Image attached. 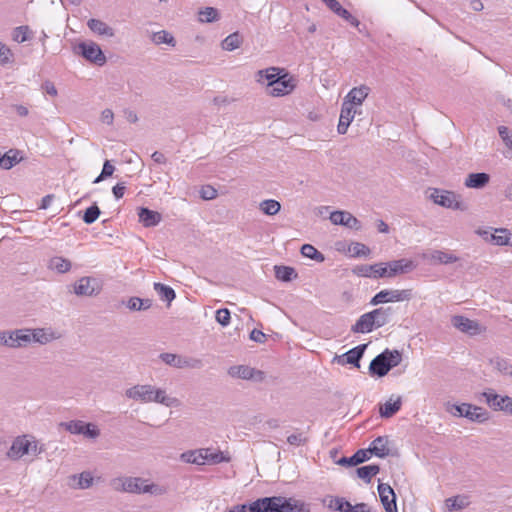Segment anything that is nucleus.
<instances>
[{
  "mask_svg": "<svg viewBox=\"0 0 512 512\" xmlns=\"http://www.w3.org/2000/svg\"><path fill=\"white\" fill-rule=\"evenodd\" d=\"M82 435L89 439H96L100 436V429L94 423H85Z\"/></svg>",
  "mask_w": 512,
  "mask_h": 512,
  "instance_id": "59",
  "label": "nucleus"
},
{
  "mask_svg": "<svg viewBox=\"0 0 512 512\" xmlns=\"http://www.w3.org/2000/svg\"><path fill=\"white\" fill-rule=\"evenodd\" d=\"M151 40L156 45L167 44L170 46H175L176 44L174 37L165 30L153 33L151 36Z\"/></svg>",
  "mask_w": 512,
  "mask_h": 512,
  "instance_id": "44",
  "label": "nucleus"
},
{
  "mask_svg": "<svg viewBox=\"0 0 512 512\" xmlns=\"http://www.w3.org/2000/svg\"><path fill=\"white\" fill-rule=\"evenodd\" d=\"M9 348L19 349L30 344L29 328H21L9 331Z\"/></svg>",
  "mask_w": 512,
  "mask_h": 512,
  "instance_id": "24",
  "label": "nucleus"
},
{
  "mask_svg": "<svg viewBox=\"0 0 512 512\" xmlns=\"http://www.w3.org/2000/svg\"><path fill=\"white\" fill-rule=\"evenodd\" d=\"M94 478L89 471H84L78 476V488L87 489L93 485Z\"/></svg>",
  "mask_w": 512,
  "mask_h": 512,
  "instance_id": "57",
  "label": "nucleus"
},
{
  "mask_svg": "<svg viewBox=\"0 0 512 512\" xmlns=\"http://www.w3.org/2000/svg\"><path fill=\"white\" fill-rule=\"evenodd\" d=\"M44 451L45 445L41 443L34 435L22 434L16 436L13 439L11 446L6 453V456L12 461H18L27 455L37 457Z\"/></svg>",
  "mask_w": 512,
  "mask_h": 512,
  "instance_id": "4",
  "label": "nucleus"
},
{
  "mask_svg": "<svg viewBox=\"0 0 512 512\" xmlns=\"http://www.w3.org/2000/svg\"><path fill=\"white\" fill-rule=\"evenodd\" d=\"M228 374L233 378H239L244 380L263 379L262 371L256 370L246 365L231 366L228 370Z\"/></svg>",
  "mask_w": 512,
  "mask_h": 512,
  "instance_id": "20",
  "label": "nucleus"
},
{
  "mask_svg": "<svg viewBox=\"0 0 512 512\" xmlns=\"http://www.w3.org/2000/svg\"><path fill=\"white\" fill-rule=\"evenodd\" d=\"M259 209L265 214L269 216L276 215L280 209L281 204L274 199H266L260 202Z\"/></svg>",
  "mask_w": 512,
  "mask_h": 512,
  "instance_id": "42",
  "label": "nucleus"
},
{
  "mask_svg": "<svg viewBox=\"0 0 512 512\" xmlns=\"http://www.w3.org/2000/svg\"><path fill=\"white\" fill-rule=\"evenodd\" d=\"M242 38L238 32L228 35L221 43L222 49L226 51H233L240 47Z\"/></svg>",
  "mask_w": 512,
  "mask_h": 512,
  "instance_id": "45",
  "label": "nucleus"
},
{
  "mask_svg": "<svg viewBox=\"0 0 512 512\" xmlns=\"http://www.w3.org/2000/svg\"><path fill=\"white\" fill-rule=\"evenodd\" d=\"M335 14H337L339 17H341L342 19L346 20L347 22H349L352 26L356 27L359 29L360 32H362V30L359 28L360 26V22L359 20L354 17L348 10H346L345 8H343L342 6L339 8V10H337L335 12Z\"/></svg>",
  "mask_w": 512,
  "mask_h": 512,
  "instance_id": "55",
  "label": "nucleus"
},
{
  "mask_svg": "<svg viewBox=\"0 0 512 512\" xmlns=\"http://www.w3.org/2000/svg\"><path fill=\"white\" fill-rule=\"evenodd\" d=\"M372 320L374 322L375 328H380L385 326L389 321L392 315V309L390 307L387 308H377L369 312Z\"/></svg>",
  "mask_w": 512,
  "mask_h": 512,
  "instance_id": "33",
  "label": "nucleus"
},
{
  "mask_svg": "<svg viewBox=\"0 0 512 512\" xmlns=\"http://www.w3.org/2000/svg\"><path fill=\"white\" fill-rule=\"evenodd\" d=\"M216 321L222 326H228L230 324V311L226 308H222L216 311Z\"/></svg>",
  "mask_w": 512,
  "mask_h": 512,
  "instance_id": "60",
  "label": "nucleus"
},
{
  "mask_svg": "<svg viewBox=\"0 0 512 512\" xmlns=\"http://www.w3.org/2000/svg\"><path fill=\"white\" fill-rule=\"evenodd\" d=\"M422 258L431 264H451L459 260L455 254L442 250H431L423 253Z\"/></svg>",
  "mask_w": 512,
  "mask_h": 512,
  "instance_id": "21",
  "label": "nucleus"
},
{
  "mask_svg": "<svg viewBox=\"0 0 512 512\" xmlns=\"http://www.w3.org/2000/svg\"><path fill=\"white\" fill-rule=\"evenodd\" d=\"M61 337L62 333L52 327L29 328L30 344L46 345L59 340Z\"/></svg>",
  "mask_w": 512,
  "mask_h": 512,
  "instance_id": "9",
  "label": "nucleus"
},
{
  "mask_svg": "<svg viewBox=\"0 0 512 512\" xmlns=\"http://www.w3.org/2000/svg\"><path fill=\"white\" fill-rule=\"evenodd\" d=\"M369 451L367 450H358L353 456L347 458L343 457L339 463L343 465L355 466L360 463H363L369 459Z\"/></svg>",
  "mask_w": 512,
  "mask_h": 512,
  "instance_id": "39",
  "label": "nucleus"
},
{
  "mask_svg": "<svg viewBox=\"0 0 512 512\" xmlns=\"http://www.w3.org/2000/svg\"><path fill=\"white\" fill-rule=\"evenodd\" d=\"M369 451V456L371 454H374L375 456L379 458H385L390 454L389 449V439L387 436H379L376 439H374L369 448L367 449Z\"/></svg>",
  "mask_w": 512,
  "mask_h": 512,
  "instance_id": "25",
  "label": "nucleus"
},
{
  "mask_svg": "<svg viewBox=\"0 0 512 512\" xmlns=\"http://www.w3.org/2000/svg\"><path fill=\"white\" fill-rule=\"evenodd\" d=\"M287 442L293 446H301L307 442V437L303 433L291 434L287 437Z\"/></svg>",
  "mask_w": 512,
  "mask_h": 512,
  "instance_id": "63",
  "label": "nucleus"
},
{
  "mask_svg": "<svg viewBox=\"0 0 512 512\" xmlns=\"http://www.w3.org/2000/svg\"><path fill=\"white\" fill-rule=\"evenodd\" d=\"M511 232L505 228L495 229L491 238L494 244L499 246H507L510 243Z\"/></svg>",
  "mask_w": 512,
  "mask_h": 512,
  "instance_id": "46",
  "label": "nucleus"
},
{
  "mask_svg": "<svg viewBox=\"0 0 512 512\" xmlns=\"http://www.w3.org/2000/svg\"><path fill=\"white\" fill-rule=\"evenodd\" d=\"M75 51L77 54L82 55L87 61L98 66H102L106 63V57L102 49L93 41L79 43Z\"/></svg>",
  "mask_w": 512,
  "mask_h": 512,
  "instance_id": "7",
  "label": "nucleus"
},
{
  "mask_svg": "<svg viewBox=\"0 0 512 512\" xmlns=\"http://www.w3.org/2000/svg\"><path fill=\"white\" fill-rule=\"evenodd\" d=\"M379 471L380 468L378 465H367L357 468L356 473L359 478L369 483L371 481V478L378 474Z\"/></svg>",
  "mask_w": 512,
  "mask_h": 512,
  "instance_id": "47",
  "label": "nucleus"
},
{
  "mask_svg": "<svg viewBox=\"0 0 512 512\" xmlns=\"http://www.w3.org/2000/svg\"><path fill=\"white\" fill-rule=\"evenodd\" d=\"M32 31L29 26L23 25L13 29L12 39L17 43H23L32 38Z\"/></svg>",
  "mask_w": 512,
  "mask_h": 512,
  "instance_id": "43",
  "label": "nucleus"
},
{
  "mask_svg": "<svg viewBox=\"0 0 512 512\" xmlns=\"http://www.w3.org/2000/svg\"><path fill=\"white\" fill-rule=\"evenodd\" d=\"M114 491L133 494H151L160 496L166 493L163 486L149 482L141 477H117L110 481Z\"/></svg>",
  "mask_w": 512,
  "mask_h": 512,
  "instance_id": "3",
  "label": "nucleus"
},
{
  "mask_svg": "<svg viewBox=\"0 0 512 512\" xmlns=\"http://www.w3.org/2000/svg\"><path fill=\"white\" fill-rule=\"evenodd\" d=\"M322 503L330 510L343 512L345 507H348L347 501L341 497L326 496Z\"/></svg>",
  "mask_w": 512,
  "mask_h": 512,
  "instance_id": "38",
  "label": "nucleus"
},
{
  "mask_svg": "<svg viewBox=\"0 0 512 512\" xmlns=\"http://www.w3.org/2000/svg\"><path fill=\"white\" fill-rule=\"evenodd\" d=\"M73 289L77 296H95L100 293L102 287L98 279L85 276L75 282Z\"/></svg>",
  "mask_w": 512,
  "mask_h": 512,
  "instance_id": "11",
  "label": "nucleus"
},
{
  "mask_svg": "<svg viewBox=\"0 0 512 512\" xmlns=\"http://www.w3.org/2000/svg\"><path fill=\"white\" fill-rule=\"evenodd\" d=\"M272 87L267 94L273 97H282L290 94L296 87L295 79L288 73L280 75L278 79L272 81Z\"/></svg>",
  "mask_w": 512,
  "mask_h": 512,
  "instance_id": "10",
  "label": "nucleus"
},
{
  "mask_svg": "<svg viewBox=\"0 0 512 512\" xmlns=\"http://www.w3.org/2000/svg\"><path fill=\"white\" fill-rule=\"evenodd\" d=\"M464 417L470 421L477 423H484L489 420V413L486 409L475 406L468 403L467 411L464 413Z\"/></svg>",
  "mask_w": 512,
  "mask_h": 512,
  "instance_id": "28",
  "label": "nucleus"
},
{
  "mask_svg": "<svg viewBox=\"0 0 512 512\" xmlns=\"http://www.w3.org/2000/svg\"><path fill=\"white\" fill-rule=\"evenodd\" d=\"M283 71V69H280L278 67H269L267 69L259 70L256 73L257 82L263 83V80H267V88L266 92L272 87V81L278 79L280 76V73Z\"/></svg>",
  "mask_w": 512,
  "mask_h": 512,
  "instance_id": "31",
  "label": "nucleus"
},
{
  "mask_svg": "<svg viewBox=\"0 0 512 512\" xmlns=\"http://www.w3.org/2000/svg\"><path fill=\"white\" fill-rule=\"evenodd\" d=\"M375 328L374 322L370 313H364L359 317L356 323L351 327V331L354 333H369Z\"/></svg>",
  "mask_w": 512,
  "mask_h": 512,
  "instance_id": "34",
  "label": "nucleus"
},
{
  "mask_svg": "<svg viewBox=\"0 0 512 512\" xmlns=\"http://www.w3.org/2000/svg\"><path fill=\"white\" fill-rule=\"evenodd\" d=\"M219 19L218 10L214 7H205L199 11V21L202 23H212Z\"/></svg>",
  "mask_w": 512,
  "mask_h": 512,
  "instance_id": "49",
  "label": "nucleus"
},
{
  "mask_svg": "<svg viewBox=\"0 0 512 512\" xmlns=\"http://www.w3.org/2000/svg\"><path fill=\"white\" fill-rule=\"evenodd\" d=\"M301 254L309 259L315 260L316 262H323L325 260L324 255L319 252L313 245L304 244L301 247Z\"/></svg>",
  "mask_w": 512,
  "mask_h": 512,
  "instance_id": "48",
  "label": "nucleus"
},
{
  "mask_svg": "<svg viewBox=\"0 0 512 512\" xmlns=\"http://www.w3.org/2000/svg\"><path fill=\"white\" fill-rule=\"evenodd\" d=\"M486 404L494 411L505 412L506 405L510 402V396L497 394L493 389H488L482 393Z\"/></svg>",
  "mask_w": 512,
  "mask_h": 512,
  "instance_id": "15",
  "label": "nucleus"
},
{
  "mask_svg": "<svg viewBox=\"0 0 512 512\" xmlns=\"http://www.w3.org/2000/svg\"><path fill=\"white\" fill-rule=\"evenodd\" d=\"M154 290L158 293L163 301H167L168 305L175 299V291L162 283H154Z\"/></svg>",
  "mask_w": 512,
  "mask_h": 512,
  "instance_id": "40",
  "label": "nucleus"
},
{
  "mask_svg": "<svg viewBox=\"0 0 512 512\" xmlns=\"http://www.w3.org/2000/svg\"><path fill=\"white\" fill-rule=\"evenodd\" d=\"M412 297V291L410 289L398 290H382L378 292L370 301L371 305H378L389 302H401L408 301Z\"/></svg>",
  "mask_w": 512,
  "mask_h": 512,
  "instance_id": "8",
  "label": "nucleus"
},
{
  "mask_svg": "<svg viewBox=\"0 0 512 512\" xmlns=\"http://www.w3.org/2000/svg\"><path fill=\"white\" fill-rule=\"evenodd\" d=\"M370 91L371 89L364 84L353 87L344 97L343 103L357 109L363 104Z\"/></svg>",
  "mask_w": 512,
  "mask_h": 512,
  "instance_id": "14",
  "label": "nucleus"
},
{
  "mask_svg": "<svg viewBox=\"0 0 512 512\" xmlns=\"http://www.w3.org/2000/svg\"><path fill=\"white\" fill-rule=\"evenodd\" d=\"M357 113H360L358 109L345 105V103L342 102L339 123L337 126L339 134L344 135L347 133V130Z\"/></svg>",
  "mask_w": 512,
  "mask_h": 512,
  "instance_id": "23",
  "label": "nucleus"
},
{
  "mask_svg": "<svg viewBox=\"0 0 512 512\" xmlns=\"http://www.w3.org/2000/svg\"><path fill=\"white\" fill-rule=\"evenodd\" d=\"M20 161L19 152L17 150H9L0 157V166L3 169H10Z\"/></svg>",
  "mask_w": 512,
  "mask_h": 512,
  "instance_id": "41",
  "label": "nucleus"
},
{
  "mask_svg": "<svg viewBox=\"0 0 512 512\" xmlns=\"http://www.w3.org/2000/svg\"><path fill=\"white\" fill-rule=\"evenodd\" d=\"M378 493L386 512H398L396 506V496L390 485L380 483L378 485Z\"/></svg>",
  "mask_w": 512,
  "mask_h": 512,
  "instance_id": "19",
  "label": "nucleus"
},
{
  "mask_svg": "<svg viewBox=\"0 0 512 512\" xmlns=\"http://www.w3.org/2000/svg\"><path fill=\"white\" fill-rule=\"evenodd\" d=\"M13 61L11 49L0 41V64L5 65Z\"/></svg>",
  "mask_w": 512,
  "mask_h": 512,
  "instance_id": "58",
  "label": "nucleus"
},
{
  "mask_svg": "<svg viewBox=\"0 0 512 512\" xmlns=\"http://www.w3.org/2000/svg\"><path fill=\"white\" fill-rule=\"evenodd\" d=\"M402 361V355L398 350L386 349L377 355L369 365L371 375L378 377L385 376L392 368L398 366Z\"/></svg>",
  "mask_w": 512,
  "mask_h": 512,
  "instance_id": "5",
  "label": "nucleus"
},
{
  "mask_svg": "<svg viewBox=\"0 0 512 512\" xmlns=\"http://www.w3.org/2000/svg\"><path fill=\"white\" fill-rule=\"evenodd\" d=\"M387 267V274L385 277L392 278L398 274L407 273L415 268L413 261L408 259L393 260L388 263H384Z\"/></svg>",
  "mask_w": 512,
  "mask_h": 512,
  "instance_id": "22",
  "label": "nucleus"
},
{
  "mask_svg": "<svg viewBox=\"0 0 512 512\" xmlns=\"http://www.w3.org/2000/svg\"><path fill=\"white\" fill-rule=\"evenodd\" d=\"M225 512H309V509L296 498L272 496L259 498L249 504L234 505Z\"/></svg>",
  "mask_w": 512,
  "mask_h": 512,
  "instance_id": "1",
  "label": "nucleus"
},
{
  "mask_svg": "<svg viewBox=\"0 0 512 512\" xmlns=\"http://www.w3.org/2000/svg\"><path fill=\"white\" fill-rule=\"evenodd\" d=\"M353 272L361 277L382 278L387 274V267L384 266V263H377L373 265L362 264L356 266L353 269Z\"/></svg>",
  "mask_w": 512,
  "mask_h": 512,
  "instance_id": "17",
  "label": "nucleus"
},
{
  "mask_svg": "<svg viewBox=\"0 0 512 512\" xmlns=\"http://www.w3.org/2000/svg\"><path fill=\"white\" fill-rule=\"evenodd\" d=\"M490 181V175L485 172L470 173L467 175L464 181L466 188L470 189H482Z\"/></svg>",
  "mask_w": 512,
  "mask_h": 512,
  "instance_id": "27",
  "label": "nucleus"
},
{
  "mask_svg": "<svg viewBox=\"0 0 512 512\" xmlns=\"http://www.w3.org/2000/svg\"><path fill=\"white\" fill-rule=\"evenodd\" d=\"M115 171V167L111 164L109 160H106L103 164V169L101 174L94 180V183L101 182L104 178L112 176Z\"/></svg>",
  "mask_w": 512,
  "mask_h": 512,
  "instance_id": "61",
  "label": "nucleus"
},
{
  "mask_svg": "<svg viewBox=\"0 0 512 512\" xmlns=\"http://www.w3.org/2000/svg\"><path fill=\"white\" fill-rule=\"evenodd\" d=\"M451 324L457 330L470 336L478 335L485 331V328L482 327L477 321L471 320L462 315L453 316L451 318Z\"/></svg>",
  "mask_w": 512,
  "mask_h": 512,
  "instance_id": "13",
  "label": "nucleus"
},
{
  "mask_svg": "<svg viewBox=\"0 0 512 512\" xmlns=\"http://www.w3.org/2000/svg\"><path fill=\"white\" fill-rule=\"evenodd\" d=\"M204 465L206 464H219L222 462H229L230 456L220 450L213 448H203Z\"/></svg>",
  "mask_w": 512,
  "mask_h": 512,
  "instance_id": "32",
  "label": "nucleus"
},
{
  "mask_svg": "<svg viewBox=\"0 0 512 512\" xmlns=\"http://www.w3.org/2000/svg\"><path fill=\"white\" fill-rule=\"evenodd\" d=\"M100 213L101 212H100L99 207L96 204H94V205L90 206L89 208H87L86 211L84 212L83 221L86 224H92L98 219Z\"/></svg>",
  "mask_w": 512,
  "mask_h": 512,
  "instance_id": "54",
  "label": "nucleus"
},
{
  "mask_svg": "<svg viewBox=\"0 0 512 512\" xmlns=\"http://www.w3.org/2000/svg\"><path fill=\"white\" fill-rule=\"evenodd\" d=\"M349 252L354 257L368 256L370 254V249L363 243L353 242L349 246Z\"/></svg>",
  "mask_w": 512,
  "mask_h": 512,
  "instance_id": "53",
  "label": "nucleus"
},
{
  "mask_svg": "<svg viewBox=\"0 0 512 512\" xmlns=\"http://www.w3.org/2000/svg\"><path fill=\"white\" fill-rule=\"evenodd\" d=\"M347 505L348 507H345L343 512H370L367 504L365 503H358L353 506L347 501Z\"/></svg>",
  "mask_w": 512,
  "mask_h": 512,
  "instance_id": "64",
  "label": "nucleus"
},
{
  "mask_svg": "<svg viewBox=\"0 0 512 512\" xmlns=\"http://www.w3.org/2000/svg\"><path fill=\"white\" fill-rule=\"evenodd\" d=\"M427 197L436 205L452 210H467V205L462 201L461 195L454 191L439 188H428Z\"/></svg>",
  "mask_w": 512,
  "mask_h": 512,
  "instance_id": "6",
  "label": "nucleus"
},
{
  "mask_svg": "<svg viewBox=\"0 0 512 512\" xmlns=\"http://www.w3.org/2000/svg\"><path fill=\"white\" fill-rule=\"evenodd\" d=\"M367 348V344H361L358 345L348 352L344 353L341 356H336L334 358V361H336L338 364L346 365V364H352L355 367H360V359L362 358L365 350Z\"/></svg>",
  "mask_w": 512,
  "mask_h": 512,
  "instance_id": "18",
  "label": "nucleus"
},
{
  "mask_svg": "<svg viewBox=\"0 0 512 512\" xmlns=\"http://www.w3.org/2000/svg\"><path fill=\"white\" fill-rule=\"evenodd\" d=\"M128 399L141 403H159L166 407H178L180 401L176 397L169 396L165 389L151 384H137L125 390Z\"/></svg>",
  "mask_w": 512,
  "mask_h": 512,
  "instance_id": "2",
  "label": "nucleus"
},
{
  "mask_svg": "<svg viewBox=\"0 0 512 512\" xmlns=\"http://www.w3.org/2000/svg\"><path fill=\"white\" fill-rule=\"evenodd\" d=\"M330 221L334 225H342L350 229L359 230L361 228L360 221L350 212L338 210L330 214Z\"/></svg>",
  "mask_w": 512,
  "mask_h": 512,
  "instance_id": "16",
  "label": "nucleus"
},
{
  "mask_svg": "<svg viewBox=\"0 0 512 512\" xmlns=\"http://www.w3.org/2000/svg\"><path fill=\"white\" fill-rule=\"evenodd\" d=\"M203 448L188 450L180 454V461L187 464L204 465Z\"/></svg>",
  "mask_w": 512,
  "mask_h": 512,
  "instance_id": "35",
  "label": "nucleus"
},
{
  "mask_svg": "<svg viewBox=\"0 0 512 512\" xmlns=\"http://www.w3.org/2000/svg\"><path fill=\"white\" fill-rule=\"evenodd\" d=\"M66 431L71 434L82 435L84 432L85 422L81 420H71L60 424Z\"/></svg>",
  "mask_w": 512,
  "mask_h": 512,
  "instance_id": "50",
  "label": "nucleus"
},
{
  "mask_svg": "<svg viewBox=\"0 0 512 512\" xmlns=\"http://www.w3.org/2000/svg\"><path fill=\"white\" fill-rule=\"evenodd\" d=\"M490 363L495 370L505 376L509 374V370L512 368V365L506 359L500 357L491 359Z\"/></svg>",
  "mask_w": 512,
  "mask_h": 512,
  "instance_id": "52",
  "label": "nucleus"
},
{
  "mask_svg": "<svg viewBox=\"0 0 512 512\" xmlns=\"http://www.w3.org/2000/svg\"><path fill=\"white\" fill-rule=\"evenodd\" d=\"M498 133L502 141L509 149H512V133L506 126H499Z\"/></svg>",
  "mask_w": 512,
  "mask_h": 512,
  "instance_id": "62",
  "label": "nucleus"
},
{
  "mask_svg": "<svg viewBox=\"0 0 512 512\" xmlns=\"http://www.w3.org/2000/svg\"><path fill=\"white\" fill-rule=\"evenodd\" d=\"M71 267L70 260L61 256H54L48 262V268L60 274L70 271Z\"/></svg>",
  "mask_w": 512,
  "mask_h": 512,
  "instance_id": "36",
  "label": "nucleus"
},
{
  "mask_svg": "<svg viewBox=\"0 0 512 512\" xmlns=\"http://www.w3.org/2000/svg\"><path fill=\"white\" fill-rule=\"evenodd\" d=\"M160 359L167 365L175 368H200L202 362L199 359L182 357L174 353H161Z\"/></svg>",
  "mask_w": 512,
  "mask_h": 512,
  "instance_id": "12",
  "label": "nucleus"
},
{
  "mask_svg": "<svg viewBox=\"0 0 512 512\" xmlns=\"http://www.w3.org/2000/svg\"><path fill=\"white\" fill-rule=\"evenodd\" d=\"M402 405V397L392 395L383 405L380 406L379 413L383 418H390L395 415Z\"/></svg>",
  "mask_w": 512,
  "mask_h": 512,
  "instance_id": "26",
  "label": "nucleus"
},
{
  "mask_svg": "<svg viewBox=\"0 0 512 512\" xmlns=\"http://www.w3.org/2000/svg\"><path fill=\"white\" fill-rule=\"evenodd\" d=\"M275 276L281 281H290L292 277H296L295 270L288 266H275Z\"/></svg>",
  "mask_w": 512,
  "mask_h": 512,
  "instance_id": "51",
  "label": "nucleus"
},
{
  "mask_svg": "<svg viewBox=\"0 0 512 512\" xmlns=\"http://www.w3.org/2000/svg\"><path fill=\"white\" fill-rule=\"evenodd\" d=\"M87 26L93 33L99 36L113 37L115 35L114 29L100 19H89Z\"/></svg>",
  "mask_w": 512,
  "mask_h": 512,
  "instance_id": "29",
  "label": "nucleus"
},
{
  "mask_svg": "<svg viewBox=\"0 0 512 512\" xmlns=\"http://www.w3.org/2000/svg\"><path fill=\"white\" fill-rule=\"evenodd\" d=\"M468 403L457 404H446V411L456 417H464L465 411H467Z\"/></svg>",
  "mask_w": 512,
  "mask_h": 512,
  "instance_id": "56",
  "label": "nucleus"
},
{
  "mask_svg": "<svg viewBox=\"0 0 512 512\" xmlns=\"http://www.w3.org/2000/svg\"><path fill=\"white\" fill-rule=\"evenodd\" d=\"M138 217L139 221L145 226V227H153L160 223L162 217L161 214L150 210L148 208H140L138 211Z\"/></svg>",
  "mask_w": 512,
  "mask_h": 512,
  "instance_id": "30",
  "label": "nucleus"
},
{
  "mask_svg": "<svg viewBox=\"0 0 512 512\" xmlns=\"http://www.w3.org/2000/svg\"><path fill=\"white\" fill-rule=\"evenodd\" d=\"M445 503H446V507L449 511H454V510H462V509L466 508L470 504V500H469L468 496L458 495V496L446 499Z\"/></svg>",
  "mask_w": 512,
  "mask_h": 512,
  "instance_id": "37",
  "label": "nucleus"
}]
</instances>
